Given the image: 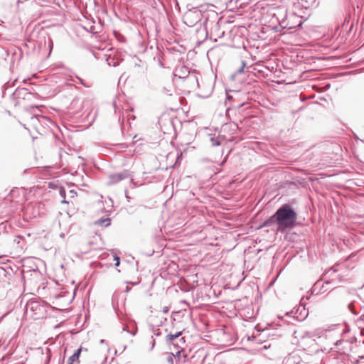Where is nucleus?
Segmentation results:
<instances>
[{
	"label": "nucleus",
	"mask_w": 364,
	"mask_h": 364,
	"mask_svg": "<svg viewBox=\"0 0 364 364\" xmlns=\"http://www.w3.org/2000/svg\"><path fill=\"white\" fill-rule=\"evenodd\" d=\"M297 215L289 204L281 206L276 213L264 223V226L276 224L277 231L284 232L295 225Z\"/></svg>",
	"instance_id": "1"
},
{
	"label": "nucleus",
	"mask_w": 364,
	"mask_h": 364,
	"mask_svg": "<svg viewBox=\"0 0 364 364\" xmlns=\"http://www.w3.org/2000/svg\"><path fill=\"white\" fill-rule=\"evenodd\" d=\"M201 12L198 9L189 10L183 15V21L189 27L195 26L201 19Z\"/></svg>",
	"instance_id": "2"
},
{
	"label": "nucleus",
	"mask_w": 364,
	"mask_h": 364,
	"mask_svg": "<svg viewBox=\"0 0 364 364\" xmlns=\"http://www.w3.org/2000/svg\"><path fill=\"white\" fill-rule=\"evenodd\" d=\"M174 76L178 77L179 78H186L188 82H198L196 75L195 73H191L188 68L183 65L176 68Z\"/></svg>",
	"instance_id": "3"
},
{
	"label": "nucleus",
	"mask_w": 364,
	"mask_h": 364,
	"mask_svg": "<svg viewBox=\"0 0 364 364\" xmlns=\"http://www.w3.org/2000/svg\"><path fill=\"white\" fill-rule=\"evenodd\" d=\"M274 16L277 19L280 26L283 28L291 29L294 26L289 24L287 22V12L284 9H279L277 14H274Z\"/></svg>",
	"instance_id": "4"
},
{
	"label": "nucleus",
	"mask_w": 364,
	"mask_h": 364,
	"mask_svg": "<svg viewBox=\"0 0 364 364\" xmlns=\"http://www.w3.org/2000/svg\"><path fill=\"white\" fill-rule=\"evenodd\" d=\"M128 177V173L127 172L119 173L115 174H112L109 176V184H114L119 182L120 181Z\"/></svg>",
	"instance_id": "5"
},
{
	"label": "nucleus",
	"mask_w": 364,
	"mask_h": 364,
	"mask_svg": "<svg viewBox=\"0 0 364 364\" xmlns=\"http://www.w3.org/2000/svg\"><path fill=\"white\" fill-rule=\"evenodd\" d=\"M81 351L82 348H78L71 356L69 357L67 364H79Z\"/></svg>",
	"instance_id": "6"
},
{
	"label": "nucleus",
	"mask_w": 364,
	"mask_h": 364,
	"mask_svg": "<svg viewBox=\"0 0 364 364\" xmlns=\"http://www.w3.org/2000/svg\"><path fill=\"white\" fill-rule=\"evenodd\" d=\"M41 306H40L39 303L38 301H30L28 302L26 304V311L28 310L31 311H38L41 310Z\"/></svg>",
	"instance_id": "7"
},
{
	"label": "nucleus",
	"mask_w": 364,
	"mask_h": 364,
	"mask_svg": "<svg viewBox=\"0 0 364 364\" xmlns=\"http://www.w3.org/2000/svg\"><path fill=\"white\" fill-rule=\"evenodd\" d=\"M95 224L98 225H101V226L107 227L110 224V219L108 218H101V219L98 220L97 221H96Z\"/></svg>",
	"instance_id": "8"
},
{
	"label": "nucleus",
	"mask_w": 364,
	"mask_h": 364,
	"mask_svg": "<svg viewBox=\"0 0 364 364\" xmlns=\"http://www.w3.org/2000/svg\"><path fill=\"white\" fill-rule=\"evenodd\" d=\"M181 332H176V333L174 334H168L166 336V341L168 342V343H173V341L178 338L180 336H181Z\"/></svg>",
	"instance_id": "9"
},
{
	"label": "nucleus",
	"mask_w": 364,
	"mask_h": 364,
	"mask_svg": "<svg viewBox=\"0 0 364 364\" xmlns=\"http://www.w3.org/2000/svg\"><path fill=\"white\" fill-rule=\"evenodd\" d=\"M245 67V61H242V66L241 68L238 70V73H242L243 72V70H244V68Z\"/></svg>",
	"instance_id": "10"
},
{
	"label": "nucleus",
	"mask_w": 364,
	"mask_h": 364,
	"mask_svg": "<svg viewBox=\"0 0 364 364\" xmlns=\"http://www.w3.org/2000/svg\"><path fill=\"white\" fill-rule=\"evenodd\" d=\"M114 259L116 261L115 266L118 267L119 265V264H120L119 257H117V256H114Z\"/></svg>",
	"instance_id": "11"
},
{
	"label": "nucleus",
	"mask_w": 364,
	"mask_h": 364,
	"mask_svg": "<svg viewBox=\"0 0 364 364\" xmlns=\"http://www.w3.org/2000/svg\"><path fill=\"white\" fill-rule=\"evenodd\" d=\"M70 197L73 198L75 196L76 192L74 190H71V191H70Z\"/></svg>",
	"instance_id": "12"
},
{
	"label": "nucleus",
	"mask_w": 364,
	"mask_h": 364,
	"mask_svg": "<svg viewBox=\"0 0 364 364\" xmlns=\"http://www.w3.org/2000/svg\"><path fill=\"white\" fill-rule=\"evenodd\" d=\"M48 44H49L50 49L51 50L52 48H53V41L51 39H49Z\"/></svg>",
	"instance_id": "13"
},
{
	"label": "nucleus",
	"mask_w": 364,
	"mask_h": 364,
	"mask_svg": "<svg viewBox=\"0 0 364 364\" xmlns=\"http://www.w3.org/2000/svg\"><path fill=\"white\" fill-rule=\"evenodd\" d=\"M60 193L61 196L65 197V190H64V189H61V190L60 191Z\"/></svg>",
	"instance_id": "14"
},
{
	"label": "nucleus",
	"mask_w": 364,
	"mask_h": 364,
	"mask_svg": "<svg viewBox=\"0 0 364 364\" xmlns=\"http://www.w3.org/2000/svg\"><path fill=\"white\" fill-rule=\"evenodd\" d=\"M79 80H80V82H81L83 85H85V86H86V87H89L88 85H85L81 79H79Z\"/></svg>",
	"instance_id": "15"
},
{
	"label": "nucleus",
	"mask_w": 364,
	"mask_h": 364,
	"mask_svg": "<svg viewBox=\"0 0 364 364\" xmlns=\"http://www.w3.org/2000/svg\"><path fill=\"white\" fill-rule=\"evenodd\" d=\"M168 308H167V307H165V308L164 309V312L167 313V312H168Z\"/></svg>",
	"instance_id": "16"
},
{
	"label": "nucleus",
	"mask_w": 364,
	"mask_h": 364,
	"mask_svg": "<svg viewBox=\"0 0 364 364\" xmlns=\"http://www.w3.org/2000/svg\"><path fill=\"white\" fill-rule=\"evenodd\" d=\"M331 270H333V272H336V270H334V269H331L328 270V271L326 272V274L330 273Z\"/></svg>",
	"instance_id": "17"
},
{
	"label": "nucleus",
	"mask_w": 364,
	"mask_h": 364,
	"mask_svg": "<svg viewBox=\"0 0 364 364\" xmlns=\"http://www.w3.org/2000/svg\"><path fill=\"white\" fill-rule=\"evenodd\" d=\"M62 202H63V203H68L65 200H63Z\"/></svg>",
	"instance_id": "18"
}]
</instances>
